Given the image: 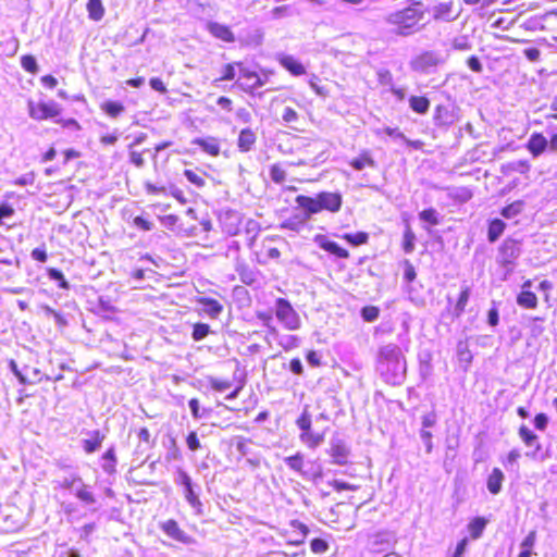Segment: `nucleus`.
<instances>
[{
    "mask_svg": "<svg viewBox=\"0 0 557 557\" xmlns=\"http://www.w3.org/2000/svg\"><path fill=\"white\" fill-rule=\"evenodd\" d=\"M376 370L383 381L389 385L398 386L405 382L407 363L398 345L389 343L380 347Z\"/></svg>",
    "mask_w": 557,
    "mask_h": 557,
    "instance_id": "nucleus-1",
    "label": "nucleus"
},
{
    "mask_svg": "<svg viewBox=\"0 0 557 557\" xmlns=\"http://www.w3.org/2000/svg\"><path fill=\"white\" fill-rule=\"evenodd\" d=\"M295 202L306 213V218H311L323 210L336 213L343 206V196L338 191H321L315 197L298 195Z\"/></svg>",
    "mask_w": 557,
    "mask_h": 557,
    "instance_id": "nucleus-2",
    "label": "nucleus"
},
{
    "mask_svg": "<svg viewBox=\"0 0 557 557\" xmlns=\"http://www.w3.org/2000/svg\"><path fill=\"white\" fill-rule=\"evenodd\" d=\"M423 17V12L416 9L413 5L389 13L385 17L388 25L394 26V33L401 37H407L414 34L418 28L417 25Z\"/></svg>",
    "mask_w": 557,
    "mask_h": 557,
    "instance_id": "nucleus-3",
    "label": "nucleus"
},
{
    "mask_svg": "<svg viewBox=\"0 0 557 557\" xmlns=\"http://www.w3.org/2000/svg\"><path fill=\"white\" fill-rule=\"evenodd\" d=\"M174 483L183 487L186 502L197 515H200L202 512V503L199 498L200 486L194 483L191 476L183 468H177L174 472Z\"/></svg>",
    "mask_w": 557,
    "mask_h": 557,
    "instance_id": "nucleus-4",
    "label": "nucleus"
},
{
    "mask_svg": "<svg viewBox=\"0 0 557 557\" xmlns=\"http://www.w3.org/2000/svg\"><path fill=\"white\" fill-rule=\"evenodd\" d=\"M445 63V59L438 51L424 50L409 61V67L412 72L422 75H430L437 71L438 66Z\"/></svg>",
    "mask_w": 557,
    "mask_h": 557,
    "instance_id": "nucleus-5",
    "label": "nucleus"
},
{
    "mask_svg": "<svg viewBox=\"0 0 557 557\" xmlns=\"http://www.w3.org/2000/svg\"><path fill=\"white\" fill-rule=\"evenodd\" d=\"M520 255V242L512 238H506L500 245L496 260L497 263L504 268L505 278L513 272L516 260Z\"/></svg>",
    "mask_w": 557,
    "mask_h": 557,
    "instance_id": "nucleus-6",
    "label": "nucleus"
},
{
    "mask_svg": "<svg viewBox=\"0 0 557 557\" xmlns=\"http://www.w3.org/2000/svg\"><path fill=\"white\" fill-rule=\"evenodd\" d=\"M275 315L288 331H296L301 326L299 314L286 298H277L275 300Z\"/></svg>",
    "mask_w": 557,
    "mask_h": 557,
    "instance_id": "nucleus-7",
    "label": "nucleus"
},
{
    "mask_svg": "<svg viewBox=\"0 0 557 557\" xmlns=\"http://www.w3.org/2000/svg\"><path fill=\"white\" fill-rule=\"evenodd\" d=\"M518 433L525 446L533 448L531 451L525 453L527 457L540 462H543L550 457L549 450H544L542 448L539 436L528 426L521 425Z\"/></svg>",
    "mask_w": 557,
    "mask_h": 557,
    "instance_id": "nucleus-8",
    "label": "nucleus"
},
{
    "mask_svg": "<svg viewBox=\"0 0 557 557\" xmlns=\"http://www.w3.org/2000/svg\"><path fill=\"white\" fill-rule=\"evenodd\" d=\"M158 528L162 531V533L171 539L172 541L190 546L195 545L197 541L195 537L185 532L178 524V522L174 519H166L158 522Z\"/></svg>",
    "mask_w": 557,
    "mask_h": 557,
    "instance_id": "nucleus-9",
    "label": "nucleus"
},
{
    "mask_svg": "<svg viewBox=\"0 0 557 557\" xmlns=\"http://www.w3.org/2000/svg\"><path fill=\"white\" fill-rule=\"evenodd\" d=\"M397 535L391 530H380L369 536V549L371 553H383L394 548Z\"/></svg>",
    "mask_w": 557,
    "mask_h": 557,
    "instance_id": "nucleus-10",
    "label": "nucleus"
},
{
    "mask_svg": "<svg viewBox=\"0 0 557 557\" xmlns=\"http://www.w3.org/2000/svg\"><path fill=\"white\" fill-rule=\"evenodd\" d=\"M22 527L21 510L11 505L0 506V529L3 532H14Z\"/></svg>",
    "mask_w": 557,
    "mask_h": 557,
    "instance_id": "nucleus-11",
    "label": "nucleus"
},
{
    "mask_svg": "<svg viewBox=\"0 0 557 557\" xmlns=\"http://www.w3.org/2000/svg\"><path fill=\"white\" fill-rule=\"evenodd\" d=\"M29 115L35 120H46L58 116L61 112L59 104L54 101L34 103L28 102Z\"/></svg>",
    "mask_w": 557,
    "mask_h": 557,
    "instance_id": "nucleus-12",
    "label": "nucleus"
},
{
    "mask_svg": "<svg viewBox=\"0 0 557 557\" xmlns=\"http://www.w3.org/2000/svg\"><path fill=\"white\" fill-rule=\"evenodd\" d=\"M327 451L333 459V463L345 466L348 462L350 449L343 438L336 436L332 437Z\"/></svg>",
    "mask_w": 557,
    "mask_h": 557,
    "instance_id": "nucleus-13",
    "label": "nucleus"
},
{
    "mask_svg": "<svg viewBox=\"0 0 557 557\" xmlns=\"http://www.w3.org/2000/svg\"><path fill=\"white\" fill-rule=\"evenodd\" d=\"M457 120L453 104H438L434 111V123L438 126H448Z\"/></svg>",
    "mask_w": 557,
    "mask_h": 557,
    "instance_id": "nucleus-14",
    "label": "nucleus"
},
{
    "mask_svg": "<svg viewBox=\"0 0 557 557\" xmlns=\"http://www.w3.org/2000/svg\"><path fill=\"white\" fill-rule=\"evenodd\" d=\"M11 368L23 384H36L45 377L37 368L26 366L23 371H20L14 361H11Z\"/></svg>",
    "mask_w": 557,
    "mask_h": 557,
    "instance_id": "nucleus-15",
    "label": "nucleus"
},
{
    "mask_svg": "<svg viewBox=\"0 0 557 557\" xmlns=\"http://www.w3.org/2000/svg\"><path fill=\"white\" fill-rule=\"evenodd\" d=\"M196 304L200 306V313L206 314L210 319H218L223 311V306L216 299L209 297H199Z\"/></svg>",
    "mask_w": 557,
    "mask_h": 557,
    "instance_id": "nucleus-16",
    "label": "nucleus"
},
{
    "mask_svg": "<svg viewBox=\"0 0 557 557\" xmlns=\"http://www.w3.org/2000/svg\"><path fill=\"white\" fill-rule=\"evenodd\" d=\"M275 59L286 71H288L294 76H300L306 73V69L302 63L290 54L277 53Z\"/></svg>",
    "mask_w": 557,
    "mask_h": 557,
    "instance_id": "nucleus-17",
    "label": "nucleus"
},
{
    "mask_svg": "<svg viewBox=\"0 0 557 557\" xmlns=\"http://www.w3.org/2000/svg\"><path fill=\"white\" fill-rule=\"evenodd\" d=\"M207 30L215 38L224 41V42H234L235 36L231 28L226 25L220 24L218 22H208Z\"/></svg>",
    "mask_w": 557,
    "mask_h": 557,
    "instance_id": "nucleus-18",
    "label": "nucleus"
},
{
    "mask_svg": "<svg viewBox=\"0 0 557 557\" xmlns=\"http://www.w3.org/2000/svg\"><path fill=\"white\" fill-rule=\"evenodd\" d=\"M235 271L245 285H252L257 281V272L250 268L239 256L236 257Z\"/></svg>",
    "mask_w": 557,
    "mask_h": 557,
    "instance_id": "nucleus-19",
    "label": "nucleus"
},
{
    "mask_svg": "<svg viewBox=\"0 0 557 557\" xmlns=\"http://www.w3.org/2000/svg\"><path fill=\"white\" fill-rule=\"evenodd\" d=\"M315 243H318L319 246L323 250H325V251H327V252H330V253H332V255H334V256H336L338 258L346 259V258L349 257L348 250H346L345 248L341 247L336 242L329 240L323 235L315 236Z\"/></svg>",
    "mask_w": 557,
    "mask_h": 557,
    "instance_id": "nucleus-20",
    "label": "nucleus"
},
{
    "mask_svg": "<svg viewBox=\"0 0 557 557\" xmlns=\"http://www.w3.org/2000/svg\"><path fill=\"white\" fill-rule=\"evenodd\" d=\"M453 8H454L453 1L441 2V3L436 4L432 9L433 18L436 21L441 20V21H445V22L455 21L458 17L459 13L453 14Z\"/></svg>",
    "mask_w": 557,
    "mask_h": 557,
    "instance_id": "nucleus-21",
    "label": "nucleus"
},
{
    "mask_svg": "<svg viewBox=\"0 0 557 557\" xmlns=\"http://www.w3.org/2000/svg\"><path fill=\"white\" fill-rule=\"evenodd\" d=\"M548 146V140L541 133H533L527 144V148L533 154V157H539L542 154Z\"/></svg>",
    "mask_w": 557,
    "mask_h": 557,
    "instance_id": "nucleus-22",
    "label": "nucleus"
},
{
    "mask_svg": "<svg viewBox=\"0 0 557 557\" xmlns=\"http://www.w3.org/2000/svg\"><path fill=\"white\" fill-rule=\"evenodd\" d=\"M505 474L499 468H494L488 474L486 480V487L492 495H497L502 492Z\"/></svg>",
    "mask_w": 557,
    "mask_h": 557,
    "instance_id": "nucleus-23",
    "label": "nucleus"
},
{
    "mask_svg": "<svg viewBox=\"0 0 557 557\" xmlns=\"http://www.w3.org/2000/svg\"><path fill=\"white\" fill-rule=\"evenodd\" d=\"M257 141V135L256 133L247 127L240 131L238 139H237V147L240 152H248L250 151L255 144Z\"/></svg>",
    "mask_w": 557,
    "mask_h": 557,
    "instance_id": "nucleus-24",
    "label": "nucleus"
},
{
    "mask_svg": "<svg viewBox=\"0 0 557 557\" xmlns=\"http://www.w3.org/2000/svg\"><path fill=\"white\" fill-rule=\"evenodd\" d=\"M89 438H84L82 441V446L87 454H91L97 451L104 440V434H102L99 430H94L88 432Z\"/></svg>",
    "mask_w": 557,
    "mask_h": 557,
    "instance_id": "nucleus-25",
    "label": "nucleus"
},
{
    "mask_svg": "<svg viewBox=\"0 0 557 557\" xmlns=\"http://www.w3.org/2000/svg\"><path fill=\"white\" fill-rule=\"evenodd\" d=\"M194 144L212 157L220 154V141L215 137L197 138Z\"/></svg>",
    "mask_w": 557,
    "mask_h": 557,
    "instance_id": "nucleus-26",
    "label": "nucleus"
},
{
    "mask_svg": "<svg viewBox=\"0 0 557 557\" xmlns=\"http://www.w3.org/2000/svg\"><path fill=\"white\" fill-rule=\"evenodd\" d=\"M350 166L356 171H361L366 166L376 168V162L372 158L369 150H362L361 153L349 161Z\"/></svg>",
    "mask_w": 557,
    "mask_h": 557,
    "instance_id": "nucleus-27",
    "label": "nucleus"
},
{
    "mask_svg": "<svg viewBox=\"0 0 557 557\" xmlns=\"http://www.w3.org/2000/svg\"><path fill=\"white\" fill-rule=\"evenodd\" d=\"M487 519L484 517H475L473 518L467 525L468 532L473 540H478L482 536L486 525Z\"/></svg>",
    "mask_w": 557,
    "mask_h": 557,
    "instance_id": "nucleus-28",
    "label": "nucleus"
},
{
    "mask_svg": "<svg viewBox=\"0 0 557 557\" xmlns=\"http://www.w3.org/2000/svg\"><path fill=\"white\" fill-rule=\"evenodd\" d=\"M408 102H409V108L413 112L421 114V115L426 114L430 109V106H431L430 100L424 96H411L408 99Z\"/></svg>",
    "mask_w": 557,
    "mask_h": 557,
    "instance_id": "nucleus-29",
    "label": "nucleus"
},
{
    "mask_svg": "<svg viewBox=\"0 0 557 557\" xmlns=\"http://www.w3.org/2000/svg\"><path fill=\"white\" fill-rule=\"evenodd\" d=\"M517 304L525 309H535L537 307V297L529 289H521L517 296Z\"/></svg>",
    "mask_w": 557,
    "mask_h": 557,
    "instance_id": "nucleus-30",
    "label": "nucleus"
},
{
    "mask_svg": "<svg viewBox=\"0 0 557 557\" xmlns=\"http://www.w3.org/2000/svg\"><path fill=\"white\" fill-rule=\"evenodd\" d=\"M299 438L305 445L312 449L320 446L324 441L323 434L313 433L311 428L308 431H302Z\"/></svg>",
    "mask_w": 557,
    "mask_h": 557,
    "instance_id": "nucleus-31",
    "label": "nucleus"
},
{
    "mask_svg": "<svg viewBox=\"0 0 557 557\" xmlns=\"http://www.w3.org/2000/svg\"><path fill=\"white\" fill-rule=\"evenodd\" d=\"M308 219L309 218H306V213L304 211L302 215H294L284 220L281 224V227L294 232H299Z\"/></svg>",
    "mask_w": 557,
    "mask_h": 557,
    "instance_id": "nucleus-32",
    "label": "nucleus"
},
{
    "mask_svg": "<svg viewBox=\"0 0 557 557\" xmlns=\"http://www.w3.org/2000/svg\"><path fill=\"white\" fill-rule=\"evenodd\" d=\"M285 465L293 471L302 475L305 469L304 455L301 453H296L293 456H288L284 458Z\"/></svg>",
    "mask_w": 557,
    "mask_h": 557,
    "instance_id": "nucleus-33",
    "label": "nucleus"
},
{
    "mask_svg": "<svg viewBox=\"0 0 557 557\" xmlns=\"http://www.w3.org/2000/svg\"><path fill=\"white\" fill-rule=\"evenodd\" d=\"M310 467L302 473V478L306 480H310L313 483H317L319 480L323 478L322 466L317 461H309Z\"/></svg>",
    "mask_w": 557,
    "mask_h": 557,
    "instance_id": "nucleus-34",
    "label": "nucleus"
},
{
    "mask_svg": "<svg viewBox=\"0 0 557 557\" xmlns=\"http://www.w3.org/2000/svg\"><path fill=\"white\" fill-rule=\"evenodd\" d=\"M506 224L499 219H494L488 225L487 238L491 243L496 242L504 233Z\"/></svg>",
    "mask_w": 557,
    "mask_h": 557,
    "instance_id": "nucleus-35",
    "label": "nucleus"
},
{
    "mask_svg": "<svg viewBox=\"0 0 557 557\" xmlns=\"http://www.w3.org/2000/svg\"><path fill=\"white\" fill-rule=\"evenodd\" d=\"M88 16L92 21H100L104 15V8L101 0H88Z\"/></svg>",
    "mask_w": 557,
    "mask_h": 557,
    "instance_id": "nucleus-36",
    "label": "nucleus"
},
{
    "mask_svg": "<svg viewBox=\"0 0 557 557\" xmlns=\"http://www.w3.org/2000/svg\"><path fill=\"white\" fill-rule=\"evenodd\" d=\"M116 466V457H115V450L114 447H110L103 455H102V469L106 473H113L115 471Z\"/></svg>",
    "mask_w": 557,
    "mask_h": 557,
    "instance_id": "nucleus-37",
    "label": "nucleus"
},
{
    "mask_svg": "<svg viewBox=\"0 0 557 557\" xmlns=\"http://www.w3.org/2000/svg\"><path fill=\"white\" fill-rule=\"evenodd\" d=\"M457 357L460 363L465 364V369L468 368V366L472 361V354L469 349V345L465 341H459L457 344Z\"/></svg>",
    "mask_w": 557,
    "mask_h": 557,
    "instance_id": "nucleus-38",
    "label": "nucleus"
},
{
    "mask_svg": "<svg viewBox=\"0 0 557 557\" xmlns=\"http://www.w3.org/2000/svg\"><path fill=\"white\" fill-rule=\"evenodd\" d=\"M73 493L79 500H82L83 503H85L87 505H92L96 503V498H95L94 494L87 490V486L83 482V480H81V484H78L76 486V488Z\"/></svg>",
    "mask_w": 557,
    "mask_h": 557,
    "instance_id": "nucleus-39",
    "label": "nucleus"
},
{
    "mask_svg": "<svg viewBox=\"0 0 557 557\" xmlns=\"http://www.w3.org/2000/svg\"><path fill=\"white\" fill-rule=\"evenodd\" d=\"M469 298H470V288L468 286H465V287H462V289L459 294L457 304L454 308V315L456 318H459L465 312V309L469 301Z\"/></svg>",
    "mask_w": 557,
    "mask_h": 557,
    "instance_id": "nucleus-40",
    "label": "nucleus"
},
{
    "mask_svg": "<svg viewBox=\"0 0 557 557\" xmlns=\"http://www.w3.org/2000/svg\"><path fill=\"white\" fill-rule=\"evenodd\" d=\"M256 317L269 330L270 334L274 336L278 334L277 329L273 325V314L271 311H258Z\"/></svg>",
    "mask_w": 557,
    "mask_h": 557,
    "instance_id": "nucleus-41",
    "label": "nucleus"
},
{
    "mask_svg": "<svg viewBox=\"0 0 557 557\" xmlns=\"http://www.w3.org/2000/svg\"><path fill=\"white\" fill-rule=\"evenodd\" d=\"M524 208V202L522 200H516L512 203L506 206L502 210V215L505 219H512L520 214Z\"/></svg>",
    "mask_w": 557,
    "mask_h": 557,
    "instance_id": "nucleus-42",
    "label": "nucleus"
},
{
    "mask_svg": "<svg viewBox=\"0 0 557 557\" xmlns=\"http://www.w3.org/2000/svg\"><path fill=\"white\" fill-rule=\"evenodd\" d=\"M101 109L111 117H117L125 111L124 106L117 101H106L101 104Z\"/></svg>",
    "mask_w": 557,
    "mask_h": 557,
    "instance_id": "nucleus-43",
    "label": "nucleus"
},
{
    "mask_svg": "<svg viewBox=\"0 0 557 557\" xmlns=\"http://www.w3.org/2000/svg\"><path fill=\"white\" fill-rule=\"evenodd\" d=\"M343 238L352 246H360L368 242L369 235L366 232L346 233Z\"/></svg>",
    "mask_w": 557,
    "mask_h": 557,
    "instance_id": "nucleus-44",
    "label": "nucleus"
},
{
    "mask_svg": "<svg viewBox=\"0 0 557 557\" xmlns=\"http://www.w3.org/2000/svg\"><path fill=\"white\" fill-rule=\"evenodd\" d=\"M211 332L210 326L207 323H195L193 326L191 338L195 342H200L209 335Z\"/></svg>",
    "mask_w": 557,
    "mask_h": 557,
    "instance_id": "nucleus-45",
    "label": "nucleus"
},
{
    "mask_svg": "<svg viewBox=\"0 0 557 557\" xmlns=\"http://www.w3.org/2000/svg\"><path fill=\"white\" fill-rule=\"evenodd\" d=\"M376 78L380 85L392 87L394 86V78L392 72L386 67H379L376 71Z\"/></svg>",
    "mask_w": 557,
    "mask_h": 557,
    "instance_id": "nucleus-46",
    "label": "nucleus"
},
{
    "mask_svg": "<svg viewBox=\"0 0 557 557\" xmlns=\"http://www.w3.org/2000/svg\"><path fill=\"white\" fill-rule=\"evenodd\" d=\"M48 277L51 280V281H54L58 283V286L62 289H70V284L69 282L66 281V278L64 277L63 273L55 269V268H50L48 269Z\"/></svg>",
    "mask_w": 557,
    "mask_h": 557,
    "instance_id": "nucleus-47",
    "label": "nucleus"
},
{
    "mask_svg": "<svg viewBox=\"0 0 557 557\" xmlns=\"http://www.w3.org/2000/svg\"><path fill=\"white\" fill-rule=\"evenodd\" d=\"M414 242H416V235L410 228L409 225H407L405 233H404V240H403V249L406 253H411L414 250Z\"/></svg>",
    "mask_w": 557,
    "mask_h": 557,
    "instance_id": "nucleus-48",
    "label": "nucleus"
},
{
    "mask_svg": "<svg viewBox=\"0 0 557 557\" xmlns=\"http://www.w3.org/2000/svg\"><path fill=\"white\" fill-rule=\"evenodd\" d=\"M267 82V78H261L259 75L255 78L252 83L249 82H236V84L240 87L245 92H253L256 89L262 87Z\"/></svg>",
    "mask_w": 557,
    "mask_h": 557,
    "instance_id": "nucleus-49",
    "label": "nucleus"
},
{
    "mask_svg": "<svg viewBox=\"0 0 557 557\" xmlns=\"http://www.w3.org/2000/svg\"><path fill=\"white\" fill-rule=\"evenodd\" d=\"M269 175L275 184H282L286 180V172L278 163L270 166Z\"/></svg>",
    "mask_w": 557,
    "mask_h": 557,
    "instance_id": "nucleus-50",
    "label": "nucleus"
},
{
    "mask_svg": "<svg viewBox=\"0 0 557 557\" xmlns=\"http://www.w3.org/2000/svg\"><path fill=\"white\" fill-rule=\"evenodd\" d=\"M421 221L428 222L431 225L440 224L438 212L434 208L424 209L419 213Z\"/></svg>",
    "mask_w": 557,
    "mask_h": 557,
    "instance_id": "nucleus-51",
    "label": "nucleus"
},
{
    "mask_svg": "<svg viewBox=\"0 0 557 557\" xmlns=\"http://www.w3.org/2000/svg\"><path fill=\"white\" fill-rule=\"evenodd\" d=\"M208 382L210 387L216 392H225L233 385L232 381L230 380H220L214 376H209Z\"/></svg>",
    "mask_w": 557,
    "mask_h": 557,
    "instance_id": "nucleus-52",
    "label": "nucleus"
},
{
    "mask_svg": "<svg viewBox=\"0 0 557 557\" xmlns=\"http://www.w3.org/2000/svg\"><path fill=\"white\" fill-rule=\"evenodd\" d=\"M188 406H189L193 418L196 420L205 418L207 416V413H209V411H210L208 409H201L199 400L197 398H191L188 401Z\"/></svg>",
    "mask_w": 557,
    "mask_h": 557,
    "instance_id": "nucleus-53",
    "label": "nucleus"
},
{
    "mask_svg": "<svg viewBox=\"0 0 557 557\" xmlns=\"http://www.w3.org/2000/svg\"><path fill=\"white\" fill-rule=\"evenodd\" d=\"M361 318L366 322H373L380 315V309L375 306H366L360 311Z\"/></svg>",
    "mask_w": 557,
    "mask_h": 557,
    "instance_id": "nucleus-54",
    "label": "nucleus"
},
{
    "mask_svg": "<svg viewBox=\"0 0 557 557\" xmlns=\"http://www.w3.org/2000/svg\"><path fill=\"white\" fill-rule=\"evenodd\" d=\"M278 343L284 350H290L300 345V339L296 335H284L281 337Z\"/></svg>",
    "mask_w": 557,
    "mask_h": 557,
    "instance_id": "nucleus-55",
    "label": "nucleus"
},
{
    "mask_svg": "<svg viewBox=\"0 0 557 557\" xmlns=\"http://www.w3.org/2000/svg\"><path fill=\"white\" fill-rule=\"evenodd\" d=\"M507 168L520 174H524L530 170V164L527 160H515L507 164Z\"/></svg>",
    "mask_w": 557,
    "mask_h": 557,
    "instance_id": "nucleus-56",
    "label": "nucleus"
},
{
    "mask_svg": "<svg viewBox=\"0 0 557 557\" xmlns=\"http://www.w3.org/2000/svg\"><path fill=\"white\" fill-rule=\"evenodd\" d=\"M238 73H239V79L237 82H249L252 83L255 78L257 77V73L255 71H251L243 65V63H238Z\"/></svg>",
    "mask_w": 557,
    "mask_h": 557,
    "instance_id": "nucleus-57",
    "label": "nucleus"
},
{
    "mask_svg": "<svg viewBox=\"0 0 557 557\" xmlns=\"http://www.w3.org/2000/svg\"><path fill=\"white\" fill-rule=\"evenodd\" d=\"M165 459L168 461L181 460L182 459V453H181V450H180V448L177 446V443H176L175 438H171V441H170V447L168 449Z\"/></svg>",
    "mask_w": 557,
    "mask_h": 557,
    "instance_id": "nucleus-58",
    "label": "nucleus"
},
{
    "mask_svg": "<svg viewBox=\"0 0 557 557\" xmlns=\"http://www.w3.org/2000/svg\"><path fill=\"white\" fill-rule=\"evenodd\" d=\"M186 445L190 451H197L202 447L200 440L195 431H190L186 436Z\"/></svg>",
    "mask_w": 557,
    "mask_h": 557,
    "instance_id": "nucleus-59",
    "label": "nucleus"
},
{
    "mask_svg": "<svg viewBox=\"0 0 557 557\" xmlns=\"http://www.w3.org/2000/svg\"><path fill=\"white\" fill-rule=\"evenodd\" d=\"M297 426L300 431H308L311 428V416L307 409L302 411L299 418L296 420Z\"/></svg>",
    "mask_w": 557,
    "mask_h": 557,
    "instance_id": "nucleus-60",
    "label": "nucleus"
},
{
    "mask_svg": "<svg viewBox=\"0 0 557 557\" xmlns=\"http://www.w3.org/2000/svg\"><path fill=\"white\" fill-rule=\"evenodd\" d=\"M453 48L459 51H468L471 49V44L467 36H458L453 40Z\"/></svg>",
    "mask_w": 557,
    "mask_h": 557,
    "instance_id": "nucleus-61",
    "label": "nucleus"
},
{
    "mask_svg": "<svg viewBox=\"0 0 557 557\" xmlns=\"http://www.w3.org/2000/svg\"><path fill=\"white\" fill-rule=\"evenodd\" d=\"M22 66L29 73H36L38 70L37 61L33 55H24L21 60Z\"/></svg>",
    "mask_w": 557,
    "mask_h": 557,
    "instance_id": "nucleus-62",
    "label": "nucleus"
},
{
    "mask_svg": "<svg viewBox=\"0 0 557 557\" xmlns=\"http://www.w3.org/2000/svg\"><path fill=\"white\" fill-rule=\"evenodd\" d=\"M311 550L315 554L325 553L329 548V544L323 539H313L310 543Z\"/></svg>",
    "mask_w": 557,
    "mask_h": 557,
    "instance_id": "nucleus-63",
    "label": "nucleus"
},
{
    "mask_svg": "<svg viewBox=\"0 0 557 557\" xmlns=\"http://www.w3.org/2000/svg\"><path fill=\"white\" fill-rule=\"evenodd\" d=\"M54 557H81L77 549L69 548L66 546H61L57 552Z\"/></svg>",
    "mask_w": 557,
    "mask_h": 557,
    "instance_id": "nucleus-64",
    "label": "nucleus"
}]
</instances>
